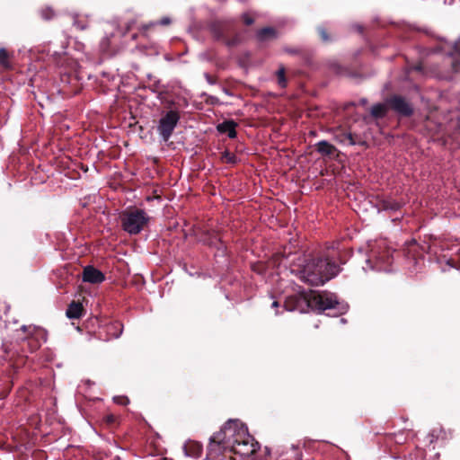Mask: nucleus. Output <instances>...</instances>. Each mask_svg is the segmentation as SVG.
Here are the masks:
<instances>
[{"label": "nucleus", "mask_w": 460, "mask_h": 460, "mask_svg": "<svg viewBox=\"0 0 460 460\" xmlns=\"http://www.w3.org/2000/svg\"><path fill=\"white\" fill-rule=\"evenodd\" d=\"M259 449L260 444L250 435L247 426L230 419L209 438L207 456L210 460H233V454L248 457Z\"/></svg>", "instance_id": "1"}, {"label": "nucleus", "mask_w": 460, "mask_h": 460, "mask_svg": "<svg viewBox=\"0 0 460 460\" xmlns=\"http://www.w3.org/2000/svg\"><path fill=\"white\" fill-rule=\"evenodd\" d=\"M287 311L306 313L317 311L322 313L328 309L336 310V314H342L348 310V305L337 300V296L330 292L301 291L288 296L284 303Z\"/></svg>", "instance_id": "2"}, {"label": "nucleus", "mask_w": 460, "mask_h": 460, "mask_svg": "<svg viewBox=\"0 0 460 460\" xmlns=\"http://www.w3.org/2000/svg\"><path fill=\"white\" fill-rule=\"evenodd\" d=\"M341 270L340 266L329 258H310L297 269V277L311 286H322L334 278Z\"/></svg>", "instance_id": "3"}, {"label": "nucleus", "mask_w": 460, "mask_h": 460, "mask_svg": "<svg viewBox=\"0 0 460 460\" xmlns=\"http://www.w3.org/2000/svg\"><path fill=\"white\" fill-rule=\"evenodd\" d=\"M208 31L214 40L222 41L228 48L235 47L241 43V34L233 22L213 21L208 25Z\"/></svg>", "instance_id": "4"}, {"label": "nucleus", "mask_w": 460, "mask_h": 460, "mask_svg": "<svg viewBox=\"0 0 460 460\" xmlns=\"http://www.w3.org/2000/svg\"><path fill=\"white\" fill-rule=\"evenodd\" d=\"M174 106L173 101L167 102L166 108L168 110L162 112L157 122L156 131L164 142L169 141L181 119L180 111Z\"/></svg>", "instance_id": "5"}, {"label": "nucleus", "mask_w": 460, "mask_h": 460, "mask_svg": "<svg viewBox=\"0 0 460 460\" xmlns=\"http://www.w3.org/2000/svg\"><path fill=\"white\" fill-rule=\"evenodd\" d=\"M393 262V252L384 242L372 246L366 263L377 271H389Z\"/></svg>", "instance_id": "6"}, {"label": "nucleus", "mask_w": 460, "mask_h": 460, "mask_svg": "<svg viewBox=\"0 0 460 460\" xmlns=\"http://www.w3.org/2000/svg\"><path fill=\"white\" fill-rule=\"evenodd\" d=\"M120 218L122 229L129 234H139L150 219L146 211L140 208L124 212Z\"/></svg>", "instance_id": "7"}, {"label": "nucleus", "mask_w": 460, "mask_h": 460, "mask_svg": "<svg viewBox=\"0 0 460 460\" xmlns=\"http://www.w3.org/2000/svg\"><path fill=\"white\" fill-rule=\"evenodd\" d=\"M25 336L22 338L23 346H27L26 351L34 352L47 341L48 332L45 329L35 325H22L20 328ZM22 350L25 352L24 347Z\"/></svg>", "instance_id": "8"}, {"label": "nucleus", "mask_w": 460, "mask_h": 460, "mask_svg": "<svg viewBox=\"0 0 460 460\" xmlns=\"http://www.w3.org/2000/svg\"><path fill=\"white\" fill-rule=\"evenodd\" d=\"M199 241L210 248L216 249V256L225 257L226 255V244L222 240L221 232L218 229H207L200 233Z\"/></svg>", "instance_id": "9"}, {"label": "nucleus", "mask_w": 460, "mask_h": 460, "mask_svg": "<svg viewBox=\"0 0 460 460\" xmlns=\"http://www.w3.org/2000/svg\"><path fill=\"white\" fill-rule=\"evenodd\" d=\"M389 110L402 118H410L414 113L413 104L405 97L400 94H392L385 99Z\"/></svg>", "instance_id": "10"}, {"label": "nucleus", "mask_w": 460, "mask_h": 460, "mask_svg": "<svg viewBox=\"0 0 460 460\" xmlns=\"http://www.w3.org/2000/svg\"><path fill=\"white\" fill-rule=\"evenodd\" d=\"M105 279L104 274L93 266H86L83 270V281L99 284Z\"/></svg>", "instance_id": "11"}, {"label": "nucleus", "mask_w": 460, "mask_h": 460, "mask_svg": "<svg viewBox=\"0 0 460 460\" xmlns=\"http://www.w3.org/2000/svg\"><path fill=\"white\" fill-rule=\"evenodd\" d=\"M237 123L234 119L224 120L222 123L217 124V130L220 134H227L228 137L234 139L237 136L236 132Z\"/></svg>", "instance_id": "12"}, {"label": "nucleus", "mask_w": 460, "mask_h": 460, "mask_svg": "<svg viewBox=\"0 0 460 460\" xmlns=\"http://www.w3.org/2000/svg\"><path fill=\"white\" fill-rule=\"evenodd\" d=\"M401 203L392 199H384L378 201L377 208L378 210L384 211H398L401 208Z\"/></svg>", "instance_id": "13"}, {"label": "nucleus", "mask_w": 460, "mask_h": 460, "mask_svg": "<svg viewBox=\"0 0 460 460\" xmlns=\"http://www.w3.org/2000/svg\"><path fill=\"white\" fill-rule=\"evenodd\" d=\"M83 311L82 304L73 301L69 304L66 314L69 319H79L82 316Z\"/></svg>", "instance_id": "14"}, {"label": "nucleus", "mask_w": 460, "mask_h": 460, "mask_svg": "<svg viewBox=\"0 0 460 460\" xmlns=\"http://www.w3.org/2000/svg\"><path fill=\"white\" fill-rule=\"evenodd\" d=\"M277 37V31L272 27H265L259 30L256 33L258 41L264 42L266 40L275 39Z\"/></svg>", "instance_id": "15"}, {"label": "nucleus", "mask_w": 460, "mask_h": 460, "mask_svg": "<svg viewBox=\"0 0 460 460\" xmlns=\"http://www.w3.org/2000/svg\"><path fill=\"white\" fill-rule=\"evenodd\" d=\"M389 110L385 102L384 103H376L371 107L370 114L373 118L378 119H383L386 116L387 111Z\"/></svg>", "instance_id": "16"}, {"label": "nucleus", "mask_w": 460, "mask_h": 460, "mask_svg": "<svg viewBox=\"0 0 460 460\" xmlns=\"http://www.w3.org/2000/svg\"><path fill=\"white\" fill-rule=\"evenodd\" d=\"M342 137L343 138L341 141V142L348 141V144L350 146H356V145L366 146L367 145V142L365 140H363L360 137H358V135L352 134L350 132L344 133L342 135Z\"/></svg>", "instance_id": "17"}, {"label": "nucleus", "mask_w": 460, "mask_h": 460, "mask_svg": "<svg viewBox=\"0 0 460 460\" xmlns=\"http://www.w3.org/2000/svg\"><path fill=\"white\" fill-rule=\"evenodd\" d=\"M316 150L323 155H331L335 151V147L329 142L322 140L316 144Z\"/></svg>", "instance_id": "18"}, {"label": "nucleus", "mask_w": 460, "mask_h": 460, "mask_svg": "<svg viewBox=\"0 0 460 460\" xmlns=\"http://www.w3.org/2000/svg\"><path fill=\"white\" fill-rule=\"evenodd\" d=\"M10 58V53L4 48H0V66L6 69L11 68Z\"/></svg>", "instance_id": "19"}, {"label": "nucleus", "mask_w": 460, "mask_h": 460, "mask_svg": "<svg viewBox=\"0 0 460 460\" xmlns=\"http://www.w3.org/2000/svg\"><path fill=\"white\" fill-rule=\"evenodd\" d=\"M221 160L224 163L235 164L238 162L236 155L228 150H225L221 155Z\"/></svg>", "instance_id": "20"}, {"label": "nucleus", "mask_w": 460, "mask_h": 460, "mask_svg": "<svg viewBox=\"0 0 460 460\" xmlns=\"http://www.w3.org/2000/svg\"><path fill=\"white\" fill-rule=\"evenodd\" d=\"M317 31L323 42L329 43L333 40V38L328 33L327 29L323 25L318 26Z\"/></svg>", "instance_id": "21"}, {"label": "nucleus", "mask_w": 460, "mask_h": 460, "mask_svg": "<svg viewBox=\"0 0 460 460\" xmlns=\"http://www.w3.org/2000/svg\"><path fill=\"white\" fill-rule=\"evenodd\" d=\"M278 84L281 88H286L288 82L286 78V72L283 66L279 67L277 71Z\"/></svg>", "instance_id": "22"}, {"label": "nucleus", "mask_w": 460, "mask_h": 460, "mask_svg": "<svg viewBox=\"0 0 460 460\" xmlns=\"http://www.w3.org/2000/svg\"><path fill=\"white\" fill-rule=\"evenodd\" d=\"M40 15L42 19L49 21L51 20L55 16V13L50 7H46L41 9Z\"/></svg>", "instance_id": "23"}, {"label": "nucleus", "mask_w": 460, "mask_h": 460, "mask_svg": "<svg viewBox=\"0 0 460 460\" xmlns=\"http://www.w3.org/2000/svg\"><path fill=\"white\" fill-rule=\"evenodd\" d=\"M73 25L80 31H84L88 27V23L86 22L80 21L77 16L74 17Z\"/></svg>", "instance_id": "24"}, {"label": "nucleus", "mask_w": 460, "mask_h": 460, "mask_svg": "<svg viewBox=\"0 0 460 460\" xmlns=\"http://www.w3.org/2000/svg\"><path fill=\"white\" fill-rule=\"evenodd\" d=\"M283 50L290 55H299L302 53L301 49L298 48H290V47H285Z\"/></svg>", "instance_id": "25"}, {"label": "nucleus", "mask_w": 460, "mask_h": 460, "mask_svg": "<svg viewBox=\"0 0 460 460\" xmlns=\"http://www.w3.org/2000/svg\"><path fill=\"white\" fill-rule=\"evenodd\" d=\"M242 18H243V22H244L245 25L249 26L254 22V19L247 13H243Z\"/></svg>", "instance_id": "26"}, {"label": "nucleus", "mask_w": 460, "mask_h": 460, "mask_svg": "<svg viewBox=\"0 0 460 460\" xmlns=\"http://www.w3.org/2000/svg\"><path fill=\"white\" fill-rule=\"evenodd\" d=\"M204 77H205L206 81L208 82V84H212V85L217 84V79L215 77H213L212 75H210L208 73H204Z\"/></svg>", "instance_id": "27"}, {"label": "nucleus", "mask_w": 460, "mask_h": 460, "mask_svg": "<svg viewBox=\"0 0 460 460\" xmlns=\"http://www.w3.org/2000/svg\"><path fill=\"white\" fill-rule=\"evenodd\" d=\"M113 328L119 329V332L114 334L115 338H119L122 334L123 325L120 323H117L113 325Z\"/></svg>", "instance_id": "28"}, {"label": "nucleus", "mask_w": 460, "mask_h": 460, "mask_svg": "<svg viewBox=\"0 0 460 460\" xmlns=\"http://www.w3.org/2000/svg\"><path fill=\"white\" fill-rule=\"evenodd\" d=\"M160 85H161L160 80H155L154 82V84L150 86V89L152 90L153 93H157L158 89L160 88Z\"/></svg>", "instance_id": "29"}, {"label": "nucleus", "mask_w": 460, "mask_h": 460, "mask_svg": "<svg viewBox=\"0 0 460 460\" xmlns=\"http://www.w3.org/2000/svg\"><path fill=\"white\" fill-rule=\"evenodd\" d=\"M157 23L161 25H168L171 23V19L169 17H164Z\"/></svg>", "instance_id": "30"}, {"label": "nucleus", "mask_w": 460, "mask_h": 460, "mask_svg": "<svg viewBox=\"0 0 460 460\" xmlns=\"http://www.w3.org/2000/svg\"><path fill=\"white\" fill-rule=\"evenodd\" d=\"M454 49L456 53L460 56V38L455 42Z\"/></svg>", "instance_id": "31"}, {"label": "nucleus", "mask_w": 460, "mask_h": 460, "mask_svg": "<svg viewBox=\"0 0 460 460\" xmlns=\"http://www.w3.org/2000/svg\"><path fill=\"white\" fill-rule=\"evenodd\" d=\"M209 100H210V103L211 104H217V103H219V100L216 96H210Z\"/></svg>", "instance_id": "32"}, {"label": "nucleus", "mask_w": 460, "mask_h": 460, "mask_svg": "<svg viewBox=\"0 0 460 460\" xmlns=\"http://www.w3.org/2000/svg\"><path fill=\"white\" fill-rule=\"evenodd\" d=\"M106 420L108 423H113L115 421V417L113 415H108L106 417Z\"/></svg>", "instance_id": "33"}, {"label": "nucleus", "mask_w": 460, "mask_h": 460, "mask_svg": "<svg viewBox=\"0 0 460 460\" xmlns=\"http://www.w3.org/2000/svg\"><path fill=\"white\" fill-rule=\"evenodd\" d=\"M279 302H277V301H274V302L271 304V307H273V308H277V307H279Z\"/></svg>", "instance_id": "34"}, {"label": "nucleus", "mask_w": 460, "mask_h": 460, "mask_svg": "<svg viewBox=\"0 0 460 460\" xmlns=\"http://www.w3.org/2000/svg\"><path fill=\"white\" fill-rule=\"evenodd\" d=\"M357 30H358L359 32H362L363 28H362V26H360V25H357Z\"/></svg>", "instance_id": "35"}, {"label": "nucleus", "mask_w": 460, "mask_h": 460, "mask_svg": "<svg viewBox=\"0 0 460 460\" xmlns=\"http://www.w3.org/2000/svg\"><path fill=\"white\" fill-rule=\"evenodd\" d=\"M426 248H427L428 250H429V249H430V246H429V245L421 246V250H423V251H425V250H426Z\"/></svg>", "instance_id": "36"}, {"label": "nucleus", "mask_w": 460, "mask_h": 460, "mask_svg": "<svg viewBox=\"0 0 460 460\" xmlns=\"http://www.w3.org/2000/svg\"><path fill=\"white\" fill-rule=\"evenodd\" d=\"M360 102H361L362 104H366V103H367V99H361V100H360Z\"/></svg>", "instance_id": "37"}, {"label": "nucleus", "mask_w": 460, "mask_h": 460, "mask_svg": "<svg viewBox=\"0 0 460 460\" xmlns=\"http://www.w3.org/2000/svg\"><path fill=\"white\" fill-rule=\"evenodd\" d=\"M457 262L459 264L458 268L460 269V252H459L458 257H457Z\"/></svg>", "instance_id": "38"}, {"label": "nucleus", "mask_w": 460, "mask_h": 460, "mask_svg": "<svg viewBox=\"0 0 460 460\" xmlns=\"http://www.w3.org/2000/svg\"><path fill=\"white\" fill-rule=\"evenodd\" d=\"M4 352H5V353H9V350H8V349L5 347V345H4Z\"/></svg>", "instance_id": "39"}, {"label": "nucleus", "mask_w": 460, "mask_h": 460, "mask_svg": "<svg viewBox=\"0 0 460 460\" xmlns=\"http://www.w3.org/2000/svg\"><path fill=\"white\" fill-rule=\"evenodd\" d=\"M452 261H453V260H449V261H447V263H448V264H450V265H451V267H454V265H453V264H451V262H452Z\"/></svg>", "instance_id": "40"}, {"label": "nucleus", "mask_w": 460, "mask_h": 460, "mask_svg": "<svg viewBox=\"0 0 460 460\" xmlns=\"http://www.w3.org/2000/svg\"><path fill=\"white\" fill-rule=\"evenodd\" d=\"M224 92L226 93V94H229V91L227 89H224Z\"/></svg>", "instance_id": "41"}, {"label": "nucleus", "mask_w": 460, "mask_h": 460, "mask_svg": "<svg viewBox=\"0 0 460 460\" xmlns=\"http://www.w3.org/2000/svg\"><path fill=\"white\" fill-rule=\"evenodd\" d=\"M341 322L344 323H346V320L344 318H341Z\"/></svg>", "instance_id": "42"}, {"label": "nucleus", "mask_w": 460, "mask_h": 460, "mask_svg": "<svg viewBox=\"0 0 460 460\" xmlns=\"http://www.w3.org/2000/svg\"><path fill=\"white\" fill-rule=\"evenodd\" d=\"M458 125H459V127H460V118H459V120H458Z\"/></svg>", "instance_id": "43"}]
</instances>
